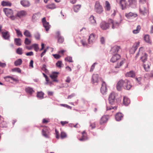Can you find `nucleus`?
<instances>
[{
	"instance_id": "nucleus-1",
	"label": "nucleus",
	"mask_w": 153,
	"mask_h": 153,
	"mask_svg": "<svg viewBox=\"0 0 153 153\" xmlns=\"http://www.w3.org/2000/svg\"><path fill=\"white\" fill-rule=\"evenodd\" d=\"M130 82L127 79L123 80L122 79L120 80L117 85V88L118 91H120L122 89V87L125 89L129 90L131 87Z\"/></svg>"
},
{
	"instance_id": "nucleus-2",
	"label": "nucleus",
	"mask_w": 153,
	"mask_h": 153,
	"mask_svg": "<svg viewBox=\"0 0 153 153\" xmlns=\"http://www.w3.org/2000/svg\"><path fill=\"white\" fill-rule=\"evenodd\" d=\"M140 6L139 11L141 15L146 16L147 15L148 13V10L146 8L143 4L146 2V0H139Z\"/></svg>"
},
{
	"instance_id": "nucleus-3",
	"label": "nucleus",
	"mask_w": 153,
	"mask_h": 153,
	"mask_svg": "<svg viewBox=\"0 0 153 153\" xmlns=\"http://www.w3.org/2000/svg\"><path fill=\"white\" fill-rule=\"evenodd\" d=\"M3 11L7 16L10 18L11 20H14L15 19L16 17L13 15V11L12 9L4 8Z\"/></svg>"
},
{
	"instance_id": "nucleus-4",
	"label": "nucleus",
	"mask_w": 153,
	"mask_h": 153,
	"mask_svg": "<svg viewBox=\"0 0 153 153\" xmlns=\"http://www.w3.org/2000/svg\"><path fill=\"white\" fill-rule=\"evenodd\" d=\"M109 104L111 105H114L116 103V94L114 92L111 93L109 95L108 98Z\"/></svg>"
},
{
	"instance_id": "nucleus-5",
	"label": "nucleus",
	"mask_w": 153,
	"mask_h": 153,
	"mask_svg": "<svg viewBox=\"0 0 153 153\" xmlns=\"http://www.w3.org/2000/svg\"><path fill=\"white\" fill-rule=\"evenodd\" d=\"M94 10L97 13L99 14L101 13L103 11L102 6L98 1H97L96 2Z\"/></svg>"
},
{
	"instance_id": "nucleus-6",
	"label": "nucleus",
	"mask_w": 153,
	"mask_h": 153,
	"mask_svg": "<svg viewBox=\"0 0 153 153\" xmlns=\"http://www.w3.org/2000/svg\"><path fill=\"white\" fill-rule=\"evenodd\" d=\"M101 92L103 95H105L107 91L106 84L105 82L102 81V86L100 89Z\"/></svg>"
},
{
	"instance_id": "nucleus-7",
	"label": "nucleus",
	"mask_w": 153,
	"mask_h": 153,
	"mask_svg": "<svg viewBox=\"0 0 153 153\" xmlns=\"http://www.w3.org/2000/svg\"><path fill=\"white\" fill-rule=\"evenodd\" d=\"M125 16L128 19H131L137 17L138 15L136 13L130 12L126 13L125 14Z\"/></svg>"
},
{
	"instance_id": "nucleus-8",
	"label": "nucleus",
	"mask_w": 153,
	"mask_h": 153,
	"mask_svg": "<svg viewBox=\"0 0 153 153\" xmlns=\"http://www.w3.org/2000/svg\"><path fill=\"white\" fill-rule=\"evenodd\" d=\"M96 39V35L93 34L92 33L89 36L88 39V42L89 44H92L94 42H95Z\"/></svg>"
},
{
	"instance_id": "nucleus-9",
	"label": "nucleus",
	"mask_w": 153,
	"mask_h": 153,
	"mask_svg": "<svg viewBox=\"0 0 153 153\" xmlns=\"http://www.w3.org/2000/svg\"><path fill=\"white\" fill-rule=\"evenodd\" d=\"M99 76L97 74H94L92 78V82L93 84L97 85L98 82Z\"/></svg>"
},
{
	"instance_id": "nucleus-10",
	"label": "nucleus",
	"mask_w": 153,
	"mask_h": 153,
	"mask_svg": "<svg viewBox=\"0 0 153 153\" xmlns=\"http://www.w3.org/2000/svg\"><path fill=\"white\" fill-rule=\"evenodd\" d=\"M59 73L58 72H53L52 74L50 75V77L53 80V81L58 82V80L56 79Z\"/></svg>"
},
{
	"instance_id": "nucleus-11",
	"label": "nucleus",
	"mask_w": 153,
	"mask_h": 153,
	"mask_svg": "<svg viewBox=\"0 0 153 153\" xmlns=\"http://www.w3.org/2000/svg\"><path fill=\"white\" fill-rule=\"evenodd\" d=\"M116 1L117 2L120 1V4L123 10L125 9L127 6L126 0H116Z\"/></svg>"
},
{
	"instance_id": "nucleus-12",
	"label": "nucleus",
	"mask_w": 153,
	"mask_h": 153,
	"mask_svg": "<svg viewBox=\"0 0 153 153\" xmlns=\"http://www.w3.org/2000/svg\"><path fill=\"white\" fill-rule=\"evenodd\" d=\"M2 37L5 40H9L10 38L9 33L7 31L1 32Z\"/></svg>"
},
{
	"instance_id": "nucleus-13",
	"label": "nucleus",
	"mask_w": 153,
	"mask_h": 153,
	"mask_svg": "<svg viewBox=\"0 0 153 153\" xmlns=\"http://www.w3.org/2000/svg\"><path fill=\"white\" fill-rule=\"evenodd\" d=\"M120 49V46L115 45L112 48L111 50V52L113 54L114 53L115 54V53L116 54L117 53L119 52Z\"/></svg>"
},
{
	"instance_id": "nucleus-14",
	"label": "nucleus",
	"mask_w": 153,
	"mask_h": 153,
	"mask_svg": "<svg viewBox=\"0 0 153 153\" xmlns=\"http://www.w3.org/2000/svg\"><path fill=\"white\" fill-rule=\"evenodd\" d=\"M100 27L102 29L106 30L109 28V26L108 23L105 22H102L101 23Z\"/></svg>"
},
{
	"instance_id": "nucleus-15",
	"label": "nucleus",
	"mask_w": 153,
	"mask_h": 153,
	"mask_svg": "<svg viewBox=\"0 0 153 153\" xmlns=\"http://www.w3.org/2000/svg\"><path fill=\"white\" fill-rule=\"evenodd\" d=\"M120 58V56L118 54H114L111 58L110 61L112 62H116Z\"/></svg>"
},
{
	"instance_id": "nucleus-16",
	"label": "nucleus",
	"mask_w": 153,
	"mask_h": 153,
	"mask_svg": "<svg viewBox=\"0 0 153 153\" xmlns=\"http://www.w3.org/2000/svg\"><path fill=\"white\" fill-rule=\"evenodd\" d=\"M27 14V13L26 11L22 10L18 12L16 16L19 18H21L25 16Z\"/></svg>"
},
{
	"instance_id": "nucleus-17",
	"label": "nucleus",
	"mask_w": 153,
	"mask_h": 153,
	"mask_svg": "<svg viewBox=\"0 0 153 153\" xmlns=\"http://www.w3.org/2000/svg\"><path fill=\"white\" fill-rule=\"evenodd\" d=\"M4 78L7 81H9L10 82H11L10 80H11L12 81L14 82H18V80L17 79L15 78L12 76H7L4 77Z\"/></svg>"
},
{
	"instance_id": "nucleus-18",
	"label": "nucleus",
	"mask_w": 153,
	"mask_h": 153,
	"mask_svg": "<svg viewBox=\"0 0 153 153\" xmlns=\"http://www.w3.org/2000/svg\"><path fill=\"white\" fill-rule=\"evenodd\" d=\"M128 3L130 6L134 7L137 5V0H128Z\"/></svg>"
},
{
	"instance_id": "nucleus-19",
	"label": "nucleus",
	"mask_w": 153,
	"mask_h": 153,
	"mask_svg": "<svg viewBox=\"0 0 153 153\" xmlns=\"http://www.w3.org/2000/svg\"><path fill=\"white\" fill-rule=\"evenodd\" d=\"M42 134L46 138L49 137V134L48 129L46 128H44L42 130Z\"/></svg>"
},
{
	"instance_id": "nucleus-20",
	"label": "nucleus",
	"mask_w": 153,
	"mask_h": 153,
	"mask_svg": "<svg viewBox=\"0 0 153 153\" xmlns=\"http://www.w3.org/2000/svg\"><path fill=\"white\" fill-rule=\"evenodd\" d=\"M21 4L24 7H28L30 5L29 2L26 0H22L21 1Z\"/></svg>"
},
{
	"instance_id": "nucleus-21",
	"label": "nucleus",
	"mask_w": 153,
	"mask_h": 153,
	"mask_svg": "<svg viewBox=\"0 0 153 153\" xmlns=\"http://www.w3.org/2000/svg\"><path fill=\"white\" fill-rule=\"evenodd\" d=\"M143 66L145 70L146 71H148L151 65L150 62H147L145 63H144Z\"/></svg>"
},
{
	"instance_id": "nucleus-22",
	"label": "nucleus",
	"mask_w": 153,
	"mask_h": 153,
	"mask_svg": "<svg viewBox=\"0 0 153 153\" xmlns=\"http://www.w3.org/2000/svg\"><path fill=\"white\" fill-rule=\"evenodd\" d=\"M130 101L128 98L124 97L123 99V104L126 106L128 105L130 103Z\"/></svg>"
},
{
	"instance_id": "nucleus-23",
	"label": "nucleus",
	"mask_w": 153,
	"mask_h": 153,
	"mask_svg": "<svg viewBox=\"0 0 153 153\" xmlns=\"http://www.w3.org/2000/svg\"><path fill=\"white\" fill-rule=\"evenodd\" d=\"M123 115L121 113H118L115 116V119L117 121H119L121 120L123 118Z\"/></svg>"
},
{
	"instance_id": "nucleus-24",
	"label": "nucleus",
	"mask_w": 153,
	"mask_h": 153,
	"mask_svg": "<svg viewBox=\"0 0 153 153\" xmlns=\"http://www.w3.org/2000/svg\"><path fill=\"white\" fill-rule=\"evenodd\" d=\"M22 40L20 38H15L14 42L15 44L18 46H20L22 45Z\"/></svg>"
},
{
	"instance_id": "nucleus-25",
	"label": "nucleus",
	"mask_w": 153,
	"mask_h": 153,
	"mask_svg": "<svg viewBox=\"0 0 153 153\" xmlns=\"http://www.w3.org/2000/svg\"><path fill=\"white\" fill-rule=\"evenodd\" d=\"M108 118L106 116H104L101 118L100 123V124H102L103 123H106L108 120Z\"/></svg>"
},
{
	"instance_id": "nucleus-26",
	"label": "nucleus",
	"mask_w": 153,
	"mask_h": 153,
	"mask_svg": "<svg viewBox=\"0 0 153 153\" xmlns=\"http://www.w3.org/2000/svg\"><path fill=\"white\" fill-rule=\"evenodd\" d=\"M1 4L3 6L10 7L12 5L11 3L10 2L4 1H3L1 2Z\"/></svg>"
},
{
	"instance_id": "nucleus-27",
	"label": "nucleus",
	"mask_w": 153,
	"mask_h": 153,
	"mask_svg": "<svg viewBox=\"0 0 153 153\" xmlns=\"http://www.w3.org/2000/svg\"><path fill=\"white\" fill-rule=\"evenodd\" d=\"M89 21L91 24L94 25H96V21L94 19V17L93 16H91L89 19Z\"/></svg>"
},
{
	"instance_id": "nucleus-28",
	"label": "nucleus",
	"mask_w": 153,
	"mask_h": 153,
	"mask_svg": "<svg viewBox=\"0 0 153 153\" xmlns=\"http://www.w3.org/2000/svg\"><path fill=\"white\" fill-rule=\"evenodd\" d=\"M147 55L146 53H144L143 54V56L141 57V60L143 63H145L147 61Z\"/></svg>"
},
{
	"instance_id": "nucleus-29",
	"label": "nucleus",
	"mask_w": 153,
	"mask_h": 153,
	"mask_svg": "<svg viewBox=\"0 0 153 153\" xmlns=\"http://www.w3.org/2000/svg\"><path fill=\"white\" fill-rule=\"evenodd\" d=\"M126 76L127 77H133L135 76V74L133 71H131L127 73Z\"/></svg>"
},
{
	"instance_id": "nucleus-30",
	"label": "nucleus",
	"mask_w": 153,
	"mask_h": 153,
	"mask_svg": "<svg viewBox=\"0 0 153 153\" xmlns=\"http://www.w3.org/2000/svg\"><path fill=\"white\" fill-rule=\"evenodd\" d=\"M25 91L27 93L30 94H32L34 91L32 88L27 87L25 88Z\"/></svg>"
},
{
	"instance_id": "nucleus-31",
	"label": "nucleus",
	"mask_w": 153,
	"mask_h": 153,
	"mask_svg": "<svg viewBox=\"0 0 153 153\" xmlns=\"http://www.w3.org/2000/svg\"><path fill=\"white\" fill-rule=\"evenodd\" d=\"M24 35L26 37H31V34L30 32L27 30H25L24 32Z\"/></svg>"
},
{
	"instance_id": "nucleus-32",
	"label": "nucleus",
	"mask_w": 153,
	"mask_h": 153,
	"mask_svg": "<svg viewBox=\"0 0 153 153\" xmlns=\"http://www.w3.org/2000/svg\"><path fill=\"white\" fill-rule=\"evenodd\" d=\"M43 25L46 31H48L51 27V25H49V23L48 22L44 23L43 24Z\"/></svg>"
},
{
	"instance_id": "nucleus-33",
	"label": "nucleus",
	"mask_w": 153,
	"mask_h": 153,
	"mask_svg": "<svg viewBox=\"0 0 153 153\" xmlns=\"http://www.w3.org/2000/svg\"><path fill=\"white\" fill-rule=\"evenodd\" d=\"M81 7V5L79 4L74 5V11L76 12H77L79 10Z\"/></svg>"
},
{
	"instance_id": "nucleus-34",
	"label": "nucleus",
	"mask_w": 153,
	"mask_h": 153,
	"mask_svg": "<svg viewBox=\"0 0 153 153\" xmlns=\"http://www.w3.org/2000/svg\"><path fill=\"white\" fill-rule=\"evenodd\" d=\"M105 9L106 10L109 11L111 9L110 5L109 2L107 1H105Z\"/></svg>"
},
{
	"instance_id": "nucleus-35",
	"label": "nucleus",
	"mask_w": 153,
	"mask_h": 153,
	"mask_svg": "<svg viewBox=\"0 0 153 153\" xmlns=\"http://www.w3.org/2000/svg\"><path fill=\"white\" fill-rule=\"evenodd\" d=\"M39 18V15L37 13H35L32 16V20L35 22Z\"/></svg>"
},
{
	"instance_id": "nucleus-36",
	"label": "nucleus",
	"mask_w": 153,
	"mask_h": 153,
	"mask_svg": "<svg viewBox=\"0 0 153 153\" xmlns=\"http://www.w3.org/2000/svg\"><path fill=\"white\" fill-rule=\"evenodd\" d=\"M144 39L146 42L151 44L152 42L150 39L149 35H146L144 37Z\"/></svg>"
},
{
	"instance_id": "nucleus-37",
	"label": "nucleus",
	"mask_w": 153,
	"mask_h": 153,
	"mask_svg": "<svg viewBox=\"0 0 153 153\" xmlns=\"http://www.w3.org/2000/svg\"><path fill=\"white\" fill-rule=\"evenodd\" d=\"M22 63V61L21 59H19L17 60H16L14 64L15 66H18L21 65Z\"/></svg>"
},
{
	"instance_id": "nucleus-38",
	"label": "nucleus",
	"mask_w": 153,
	"mask_h": 153,
	"mask_svg": "<svg viewBox=\"0 0 153 153\" xmlns=\"http://www.w3.org/2000/svg\"><path fill=\"white\" fill-rule=\"evenodd\" d=\"M46 7L48 9H53L56 8V6L54 3H52L46 5Z\"/></svg>"
},
{
	"instance_id": "nucleus-39",
	"label": "nucleus",
	"mask_w": 153,
	"mask_h": 153,
	"mask_svg": "<svg viewBox=\"0 0 153 153\" xmlns=\"http://www.w3.org/2000/svg\"><path fill=\"white\" fill-rule=\"evenodd\" d=\"M44 94L42 92H38L37 95V97L40 99H42L43 98Z\"/></svg>"
},
{
	"instance_id": "nucleus-40",
	"label": "nucleus",
	"mask_w": 153,
	"mask_h": 153,
	"mask_svg": "<svg viewBox=\"0 0 153 153\" xmlns=\"http://www.w3.org/2000/svg\"><path fill=\"white\" fill-rule=\"evenodd\" d=\"M15 30L16 31L17 36L18 37H22L23 36V35L21 32L19 30L16 29H15Z\"/></svg>"
},
{
	"instance_id": "nucleus-41",
	"label": "nucleus",
	"mask_w": 153,
	"mask_h": 153,
	"mask_svg": "<svg viewBox=\"0 0 153 153\" xmlns=\"http://www.w3.org/2000/svg\"><path fill=\"white\" fill-rule=\"evenodd\" d=\"M140 29V25L137 26V28L133 30V32L134 34H137L138 33Z\"/></svg>"
},
{
	"instance_id": "nucleus-42",
	"label": "nucleus",
	"mask_w": 153,
	"mask_h": 153,
	"mask_svg": "<svg viewBox=\"0 0 153 153\" xmlns=\"http://www.w3.org/2000/svg\"><path fill=\"white\" fill-rule=\"evenodd\" d=\"M24 43L26 45H29L31 43V41L26 38L25 39Z\"/></svg>"
},
{
	"instance_id": "nucleus-43",
	"label": "nucleus",
	"mask_w": 153,
	"mask_h": 153,
	"mask_svg": "<svg viewBox=\"0 0 153 153\" xmlns=\"http://www.w3.org/2000/svg\"><path fill=\"white\" fill-rule=\"evenodd\" d=\"M119 26V24L118 22H114L113 23L112 25V28L114 29L115 28H117Z\"/></svg>"
},
{
	"instance_id": "nucleus-44",
	"label": "nucleus",
	"mask_w": 153,
	"mask_h": 153,
	"mask_svg": "<svg viewBox=\"0 0 153 153\" xmlns=\"http://www.w3.org/2000/svg\"><path fill=\"white\" fill-rule=\"evenodd\" d=\"M16 53L19 55H21L22 53V49L20 48H18L16 51Z\"/></svg>"
},
{
	"instance_id": "nucleus-45",
	"label": "nucleus",
	"mask_w": 153,
	"mask_h": 153,
	"mask_svg": "<svg viewBox=\"0 0 153 153\" xmlns=\"http://www.w3.org/2000/svg\"><path fill=\"white\" fill-rule=\"evenodd\" d=\"M34 36L36 40H38L40 39V35L38 32L35 33L34 34Z\"/></svg>"
},
{
	"instance_id": "nucleus-46",
	"label": "nucleus",
	"mask_w": 153,
	"mask_h": 153,
	"mask_svg": "<svg viewBox=\"0 0 153 153\" xmlns=\"http://www.w3.org/2000/svg\"><path fill=\"white\" fill-rule=\"evenodd\" d=\"M32 46L34 48L35 51L37 52L39 49L38 45L36 44H34L32 45Z\"/></svg>"
},
{
	"instance_id": "nucleus-47",
	"label": "nucleus",
	"mask_w": 153,
	"mask_h": 153,
	"mask_svg": "<svg viewBox=\"0 0 153 153\" xmlns=\"http://www.w3.org/2000/svg\"><path fill=\"white\" fill-rule=\"evenodd\" d=\"M64 38L62 36H61L58 38V41L59 43H62L64 42Z\"/></svg>"
},
{
	"instance_id": "nucleus-48",
	"label": "nucleus",
	"mask_w": 153,
	"mask_h": 153,
	"mask_svg": "<svg viewBox=\"0 0 153 153\" xmlns=\"http://www.w3.org/2000/svg\"><path fill=\"white\" fill-rule=\"evenodd\" d=\"M65 60L71 62H73L72 57L71 56H67L66 58L65 59Z\"/></svg>"
},
{
	"instance_id": "nucleus-49",
	"label": "nucleus",
	"mask_w": 153,
	"mask_h": 153,
	"mask_svg": "<svg viewBox=\"0 0 153 153\" xmlns=\"http://www.w3.org/2000/svg\"><path fill=\"white\" fill-rule=\"evenodd\" d=\"M7 123L6 122L3 121L0 124L1 127H6L7 126Z\"/></svg>"
},
{
	"instance_id": "nucleus-50",
	"label": "nucleus",
	"mask_w": 153,
	"mask_h": 153,
	"mask_svg": "<svg viewBox=\"0 0 153 153\" xmlns=\"http://www.w3.org/2000/svg\"><path fill=\"white\" fill-rule=\"evenodd\" d=\"M117 108V107L116 106L112 107L111 106H106V110L108 111L110 110L111 109H116Z\"/></svg>"
},
{
	"instance_id": "nucleus-51",
	"label": "nucleus",
	"mask_w": 153,
	"mask_h": 153,
	"mask_svg": "<svg viewBox=\"0 0 153 153\" xmlns=\"http://www.w3.org/2000/svg\"><path fill=\"white\" fill-rule=\"evenodd\" d=\"M85 132L84 131H83V132H82V134L83 135V136L81 138H80L79 139V140H80V141H84L85 140H86V137L85 136H84V135H83L84 134H85Z\"/></svg>"
},
{
	"instance_id": "nucleus-52",
	"label": "nucleus",
	"mask_w": 153,
	"mask_h": 153,
	"mask_svg": "<svg viewBox=\"0 0 153 153\" xmlns=\"http://www.w3.org/2000/svg\"><path fill=\"white\" fill-rule=\"evenodd\" d=\"M124 62V60H122L119 63H118L117 65V66L115 68H119L123 64Z\"/></svg>"
},
{
	"instance_id": "nucleus-53",
	"label": "nucleus",
	"mask_w": 153,
	"mask_h": 153,
	"mask_svg": "<svg viewBox=\"0 0 153 153\" xmlns=\"http://www.w3.org/2000/svg\"><path fill=\"white\" fill-rule=\"evenodd\" d=\"M97 64V63H96V62H95L92 65V66H91V68H90V72H92L94 69V68H95V65L96 64Z\"/></svg>"
},
{
	"instance_id": "nucleus-54",
	"label": "nucleus",
	"mask_w": 153,
	"mask_h": 153,
	"mask_svg": "<svg viewBox=\"0 0 153 153\" xmlns=\"http://www.w3.org/2000/svg\"><path fill=\"white\" fill-rule=\"evenodd\" d=\"M60 135L61 138L62 139L66 137L67 136L66 134L64 132H61Z\"/></svg>"
},
{
	"instance_id": "nucleus-55",
	"label": "nucleus",
	"mask_w": 153,
	"mask_h": 153,
	"mask_svg": "<svg viewBox=\"0 0 153 153\" xmlns=\"http://www.w3.org/2000/svg\"><path fill=\"white\" fill-rule=\"evenodd\" d=\"M62 62L60 61H58L57 63H56V65L57 67L59 68L61 67V65Z\"/></svg>"
},
{
	"instance_id": "nucleus-56",
	"label": "nucleus",
	"mask_w": 153,
	"mask_h": 153,
	"mask_svg": "<svg viewBox=\"0 0 153 153\" xmlns=\"http://www.w3.org/2000/svg\"><path fill=\"white\" fill-rule=\"evenodd\" d=\"M142 48H140V50L139 51L138 53H137L135 57V58L136 59L139 56L140 54H142V52L140 51L141 49Z\"/></svg>"
},
{
	"instance_id": "nucleus-57",
	"label": "nucleus",
	"mask_w": 153,
	"mask_h": 153,
	"mask_svg": "<svg viewBox=\"0 0 153 153\" xmlns=\"http://www.w3.org/2000/svg\"><path fill=\"white\" fill-rule=\"evenodd\" d=\"M13 70L19 73H20L21 72V70L19 68H16L14 69Z\"/></svg>"
},
{
	"instance_id": "nucleus-58",
	"label": "nucleus",
	"mask_w": 153,
	"mask_h": 153,
	"mask_svg": "<svg viewBox=\"0 0 153 153\" xmlns=\"http://www.w3.org/2000/svg\"><path fill=\"white\" fill-rule=\"evenodd\" d=\"M139 42H137L135 46L133 48L134 49V52L137 49V48L139 46Z\"/></svg>"
},
{
	"instance_id": "nucleus-59",
	"label": "nucleus",
	"mask_w": 153,
	"mask_h": 153,
	"mask_svg": "<svg viewBox=\"0 0 153 153\" xmlns=\"http://www.w3.org/2000/svg\"><path fill=\"white\" fill-rule=\"evenodd\" d=\"M61 36L60 35V33L59 31H57L56 33V37L57 38L61 37Z\"/></svg>"
},
{
	"instance_id": "nucleus-60",
	"label": "nucleus",
	"mask_w": 153,
	"mask_h": 153,
	"mask_svg": "<svg viewBox=\"0 0 153 153\" xmlns=\"http://www.w3.org/2000/svg\"><path fill=\"white\" fill-rule=\"evenodd\" d=\"M53 56L56 59H59L61 57V56L60 55L57 54H53Z\"/></svg>"
},
{
	"instance_id": "nucleus-61",
	"label": "nucleus",
	"mask_w": 153,
	"mask_h": 153,
	"mask_svg": "<svg viewBox=\"0 0 153 153\" xmlns=\"http://www.w3.org/2000/svg\"><path fill=\"white\" fill-rule=\"evenodd\" d=\"M26 55L27 56H31L33 55V53L32 51H30L26 53Z\"/></svg>"
},
{
	"instance_id": "nucleus-62",
	"label": "nucleus",
	"mask_w": 153,
	"mask_h": 153,
	"mask_svg": "<svg viewBox=\"0 0 153 153\" xmlns=\"http://www.w3.org/2000/svg\"><path fill=\"white\" fill-rule=\"evenodd\" d=\"M100 41L102 44H104L105 42V39L103 37H101L100 38Z\"/></svg>"
},
{
	"instance_id": "nucleus-63",
	"label": "nucleus",
	"mask_w": 153,
	"mask_h": 153,
	"mask_svg": "<svg viewBox=\"0 0 153 153\" xmlns=\"http://www.w3.org/2000/svg\"><path fill=\"white\" fill-rule=\"evenodd\" d=\"M55 131L56 134V138L58 139L59 138V132L56 129H55Z\"/></svg>"
},
{
	"instance_id": "nucleus-64",
	"label": "nucleus",
	"mask_w": 153,
	"mask_h": 153,
	"mask_svg": "<svg viewBox=\"0 0 153 153\" xmlns=\"http://www.w3.org/2000/svg\"><path fill=\"white\" fill-rule=\"evenodd\" d=\"M108 25L109 24V25L111 24L112 25H112L113 23H114V22L113 20L112 19H109L108 20Z\"/></svg>"
}]
</instances>
